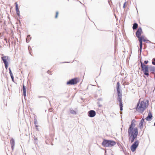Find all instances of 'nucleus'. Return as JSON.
I'll return each instance as SVG.
<instances>
[{
    "label": "nucleus",
    "mask_w": 155,
    "mask_h": 155,
    "mask_svg": "<svg viewBox=\"0 0 155 155\" xmlns=\"http://www.w3.org/2000/svg\"><path fill=\"white\" fill-rule=\"evenodd\" d=\"M139 39V41H143V37L139 36V38H137Z\"/></svg>",
    "instance_id": "20"
},
{
    "label": "nucleus",
    "mask_w": 155,
    "mask_h": 155,
    "mask_svg": "<svg viewBox=\"0 0 155 155\" xmlns=\"http://www.w3.org/2000/svg\"><path fill=\"white\" fill-rule=\"evenodd\" d=\"M1 2H2V1L1 0Z\"/></svg>",
    "instance_id": "41"
},
{
    "label": "nucleus",
    "mask_w": 155,
    "mask_h": 155,
    "mask_svg": "<svg viewBox=\"0 0 155 155\" xmlns=\"http://www.w3.org/2000/svg\"><path fill=\"white\" fill-rule=\"evenodd\" d=\"M28 50H29V52L30 54L31 55H32V54H31V52H30V51L32 50L31 48H30V47L28 46Z\"/></svg>",
    "instance_id": "26"
},
{
    "label": "nucleus",
    "mask_w": 155,
    "mask_h": 155,
    "mask_svg": "<svg viewBox=\"0 0 155 155\" xmlns=\"http://www.w3.org/2000/svg\"><path fill=\"white\" fill-rule=\"evenodd\" d=\"M144 121V119L143 118L141 120L140 123L139 124V127L141 128V127H142L143 123Z\"/></svg>",
    "instance_id": "16"
},
{
    "label": "nucleus",
    "mask_w": 155,
    "mask_h": 155,
    "mask_svg": "<svg viewBox=\"0 0 155 155\" xmlns=\"http://www.w3.org/2000/svg\"><path fill=\"white\" fill-rule=\"evenodd\" d=\"M68 63V62H62V63Z\"/></svg>",
    "instance_id": "36"
},
{
    "label": "nucleus",
    "mask_w": 155,
    "mask_h": 155,
    "mask_svg": "<svg viewBox=\"0 0 155 155\" xmlns=\"http://www.w3.org/2000/svg\"><path fill=\"white\" fill-rule=\"evenodd\" d=\"M8 69H9V74H10V75L11 76V79H12V81H14V76H13L12 73V71H11V69L10 68H9Z\"/></svg>",
    "instance_id": "15"
},
{
    "label": "nucleus",
    "mask_w": 155,
    "mask_h": 155,
    "mask_svg": "<svg viewBox=\"0 0 155 155\" xmlns=\"http://www.w3.org/2000/svg\"><path fill=\"white\" fill-rule=\"evenodd\" d=\"M15 9L16 10V14L19 17L20 16V11L18 8V5L17 4V2L15 3Z\"/></svg>",
    "instance_id": "14"
},
{
    "label": "nucleus",
    "mask_w": 155,
    "mask_h": 155,
    "mask_svg": "<svg viewBox=\"0 0 155 155\" xmlns=\"http://www.w3.org/2000/svg\"><path fill=\"white\" fill-rule=\"evenodd\" d=\"M122 96H118L117 100V101L119 102V106L120 110L121 111L123 110V104H122Z\"/></svg>",
    "instance_id": "9"
},
{
    "label": "nucleus",
    "mask_w": 155,
    "mask_h": 155,
    "mask_svg": "<svg viewBox=\"0 0 155 155\" xmlns=\"http://www.w3.org/2000/svg\"><path fill=\"white\" fill-rule=\"evenodd\" d=\"M142 33V29L141 27H139L136 33V35L137 38H139L141 34Z\"/></svg>",
    "instance_id": "11"
},
{
    "label": "nucleus",
    "mask_w": 155,
    "mask_h": 155,
    "mask_svg": "<svg viewBox=\"0 0 155 155\" xmlns=\"http://www.w3.org/2000/svg\"><path fill=\"white\" fill-rule=\"evenodd\" d=\"M139 145V141L138 140L135 141L134 143L131 145L130 147V149L132 152L134 151Z\"/></svg>",
    "instance_id": "6"
},
{
    "label": "nucleus",
    "mask_w": 155,
    "mask_h": 155,
    "mask_svg": "<svg viewBox=\"0 0 155 155\" xmlns=\"http://www.w3.org/2000/svg\"><path fill=\"white\" fill-rule=\"evenodd\" d=\"M97 104H98V106L100 107L102 106V105L101 104L100 102H97Z\"/></svg>",
    "instance_id": "28"
},
{
    "label": "nucleus",
    "mask_w": 155,
    "mask_h": 155,
    "mask_svg": "<svg viewBox=\"0 0 155 155\" xmlns=\"http://www.w3.org/2000/svg\"><path fill=\"white\" fill-rule=\"evenodd\" d=\"M35 126L36 127H38V125H36V124Z\"/></svg>",
    "instance_id": "37"
},
{
    "label": "nucleus",
    "mask_w": 155,
    "mask_h": 155,
    "mask_svg": "<svg viewBox=\"0 0 155 155\" xmlns=\"http://www.w3.org/2000/svg\"><path fill=\"white\" fill-rule=\"evenodd\" d=\"M143 41L144 42H146V40L143 38Z\"/></svg>",
    "instance_id": "35"
},
{
    "label": "nucleus",
    "mask_w": 155,
    "mask_h": 155,
    "mask_svg": "<svg viewBox=\"0 0 155 155\" xmlns=\"http://www.w3.org/2000/svg\"><path fill=\"white\" fill-rule=\"evenodd\" d=\"M70 112L71 114L74 115L76 114V111L74 110H70Z\"/></svg>",
    "instance_id": "21"
},
{
    "label": "nucleus",
    "mask_w": 155,
    "mask_h": 155,
    "mask_svg": "<svg viewBox=\"0 0 155 155\" xmlns=\"http://www.w3.org/2000/svg\"><path fill=\"white\" fill-rule=\"evenodd\" d=\"M148 100H146L145 102L144 101H142L140 103L139 101L136 107V110L138 112L142 114L148 105Z\"/></svg>",
    "instance_id": "2"
},
{
    "label": "nucleus",
    "mask_w": 155,
    "mask_h": 155,
    "mask_svg": "<svg viewBox=\"0 0 155 155\" xmlns=\"http://www.w3.org/2000/svg\"><path fill=\"white\" fill-rule=\"evenodd\" d=\"M137 137H130V138H131V140H130L131 143H133V142H134V140L137 138Z\"/></svg>",
    "instance_id": "19"
},
{
    "label": "nucleus",
    "mask_w": 155,
    "mask_h": 155,
    "mask_svg": "<svg viewBox=\"0 0 155 155\" xmlns=\"http://www.w3.org/2000/svg\"><path fill=\"white\" fill-rule=\"evenodd\" d=\"M23 92H26V87L24 84H23Z\"/></svg>",
    "instance_id": "22"
},
{
    "label": "nucleus",
    "mask_w": 155,
    "mask_h": 155,
    "mask_svg": "<svg viewBox=\"0 0 155 155\" xmlns=\"http://www.w3.org/2000/svg\"><path fill=\"white\" fill-rule=\"evenodd\" d=\"M78 1V2L81 3L80 2V0H79V1Z\"/></svg>",
    "instance_id": "38"
},
{
    "label": "nucleus",
    "mask_w": 155,
    "mask_h": 155,
    "mask_svg": "<svg viewBox=\"0 0 155 155\" xmlns=\"http://www.w3.org/2000/svg\"><path fill=\"white\" fill-rule=\"evenodd\" d=\"M31 37H30V35H28L27 36V38L26 39V41L27 42H29L31 40Z\"/></svg>",
    "instance_id": "18"
},
{
    "label": "nucleus",
    "mask_w": 155,
    "mask_h": 155,
    "mask_svg": "<svg viewBox=\"0 0 155 155\" xmlns=\"http://www.w3.org/2000/svg\"><path fill=\"white\" fill-rule=\"evenodd\" d=\"M34 124H35V125L37 124V120L36 118H35V117L34 118Z\"/></svg>",
    "instance_id": "23"
},
{
    "label": "nucleus",
    "mask_w": 155,
    "mask_h": 155,
    "mask_svg": "<svg viewBox=\"0 0 155 155\" xmlns=\"http://www.w3.org/2000/svg\"><path fill=\"white\" fill-rule=\"evenodd\" d=\"M34 140H38V139L37 137H34Z\"/></svg>",
    "instance_id": "34"
},
{
    "label": "nucleus",
    "mask_w": 155,
    "mask_h": 155,
    "mask_svg": "<svg viewBox=\"0 0 155 155\" xmlns=\"http://www.w3.org/2000/svg\"><path fill=\"white\" fill-rule=\"evenodd\" d=\"M139 43H140V44H139L140 47H142V46H143L142 41H139Z\"/></svg>",
    "instance_id": "25"
},
{
    "label": "nucleus",
    "mask_w": 155,
    "mask_h": 155,
    "mask_svg": "<svg viewBox=\"0 0 155 155\" xmlns=\"http://www.w3.org/2000/svg\"><path fill=\"white\" fill-rule=\"evenodd\" d=\"M138 27V25L137 23H135L133 24L132 28L134 30H136Z\"/></svg>",
    "instance_id": "17"
},
{
    "label": "nucleus",
    "mask_w": 155,
    "mask_h": 155,
    "mask_svg": "<svg viewBox=\"0 0 155 155\" xmlns=\"http://www.w3.org/2000/svg\"><path fill=\"white\" fill-rule=\"evenodd\" d=\"M126 2H125L124 3V4L123 5V7L124 8H125V6H126Z\"/></svg>",
    "instance_id": "31"
},
{
    "label": "nucleus",
    "mask_w": 155,
    "mask_h": 155,
    "mask_svg": "<svg viewBox=\"0 0 155 155\" xmlns=\"http://www.w3.org/2000/svg\"><path fill=\"white\" fill-rule=\"evenodd\" d=\"M23 95L24 97L26 96V92H23Z\"/></svg>",
    "instance_id": "32"
},
{
    "label": "nucleus",
    "mask_w": 155,
    "mask_h": 155,
    "mask_svg": "<svg viewBox=\"0 0 155 155\" xmlns=\"http://www.w3.org/2000/svg\"><path fill=\"white\" fill-rule=\"evenodd\" d=\"M153 117L152 113L151 111H149L148 112V116L145 119L146 120L150 121L152 119Z\"/></svg>",
    "instance_id": "12"
},
{
    "label": "nucleus",
    "mask_w": 155,
    "mask_h": 155,
    "mask_svg": "<svg viewBox=\"0 0 155 155\" xmlns=\"http://www.w3.org/2000/svg\"><path fill=\"white\" fill-rule=\"evenodd\" d=\"M116 144V142L114 140L104 139L101 144L104 147H110L115 145Z\"/></svg>",
    "instance_id": "3"
},
{
    "label": "nucleus",
    "mask_w": 155,
    "mask_h": 155,
    "mask_svg": "<svg viewBox=\"0 0 155 155\" xmlns=\"http://www.w3.org/2000/svg\"><path fill=\"white\" fill-rule=\"evenodd\" d=\"M56 15L55 16V18H57V17H58V12L57 11L56 12Z\"/></svg>",
    "instance_id": "27"
},
{
    "label": "nucleus",
    "mask_w": 155,
    "mask_h": 155,
    "mask_svg": "<svg viewBox=\"0 0 155 155\" xmlns=\"http://www.w3.org/2000/svg\"><path fill=\"white\" fill-rule=\"evenodd\" d=\"M96 114V112L93 110H90L87 113L88 116L91 117H94L95 116Z\"/></svg>",
    "instance_id": "10"
},
{
    "label": "nucleus",
    "mask_w": 155,
    "mask_h": 155,
    "mask_svg": "<svg viewBox=\"0 0 155 155\" xmlns=\"http://www.w3.org/2000/svg\"><path fill=\"white\" fill-rule=\"evenodd\" d=\"M149 62V61H144V63H143L144 64H147Z\"/></svg>",
    "instance_id": "30"
},
{
    "label": "nucleus",
    "mask_w": 155,
    "mask_h": 155,
    "mask_svg": "<svg viewBox=\"0 0 155 155\" xmlns=\"http://www.w3.org/2000/svg\"><path fill=\"white\" fill-rule=\"evenodd\" d=\"M154 126H155V122H154Z\"/></svg>",
    "instance_id": "40"
},
{
    "label": "nucleus",
    "mask_w": 155,
    "mask_h": 155,
    "mask_svg": "<svg viewBox=\"0 0 155 155\" xmlns=\"http://www.w3.org/2000/svg\"><path fill=\"white\" fill-rule=\"evenodd\" d=\"M135 122L134 119L132 120L130 125L128 129V133L130 137H137L138 133L137 127H134L135 125L134 123Z\"/></svg>",
    "instance_id": "1"
},
{
    "label": "nucleus",
    "mask_w": 155,
    "mask_h": 155,
    "mask_svg": "<svg viewBox=\"0 0 155 155\" xmlns=\"http://www.w3.org/2000/svg\"><path fill=\"white\" fill-rule=\"evenodd\" d=\"M120 84L119 82H118L117 84V91L118 96H122V91L120 89Z\"/></svg>",
    "instance_id": "8"
},
{
    "label": "nucleus",
    "mask_w": 155,
    "mask_h": 155,
    "mask_svg": "<svg viewBox=\"0 0 155 155\" xmlns=\"http://www.w3.org/2000/svg\"><path fill=\"white\" fill-rule=\"evenodd\" d=\"M140 67L144 75L148 77L149 76V66L144 64L141 61H140Z\"/></svg>",
    "instance_id": "4"
},
{
    "label": "nucleus",
    "mask_w": 155,
    "mask_h": 155,
    "mask_svg": "<svg viewBox=\"0 0 155 155\" xmlns=\"http://www.w3.org/2000/svg\"><path fill=\"white\" fill-rule=\"evenodd\" d=\"M8 56H3L2 57H1V58L4 64H5V68L6 69H7L8 65V61H7L8 59Z\"/></svg>",
    "instance_id": "7"
},
{
    "label": "nucleus",
    "mask_w": 155,
    "mask_h": 155,
    "mask_svg": "<svg viewBox=\"0 0 155 155\" xmlns=\"http://www.w3.org/2000/svg\"><path fill=\"white\" fill-rule=\"evenodd\" d=\"M97 100L99 101H102V99L101 98H99Z\"/></svg>",
    "instance_id": "33"
},
{
    "label": "nucleus",
    "mask_w": 155,
    "mask_h": 155,
    "mask_svg": "<svg viewBox=\"0 0 155 155\" xmlns=\"http://www.w3.org/2000/svg\"><path fill=\"white\" fill-rule=\"evenodd\" d=\"M152 63L153 65H155V58H154L152 59Z\"/></svg>",
    "instance_id": "24"
},
{
    "label": "nucleus",
    "mask_w": 155,
    "mask_h": 155,
    "mask_svg": "<svg viewBox=\"0 0 155 155\" xmlns=\"http://www.w3.org/2000/svg\"><path fill=\"white\" fill-rule=\"evenodd\" d=\"M142 47H140L139 48V51H140V54H141L142 52Z\"/></svg>",
    "instance_id": "29"
},
{
    "label": "nucleus",
    "mask_w": 155,
    "mask_h": 155,
    "mask_svg": "<svg viewBox=\"0 0 155 155\" xmlns=\"http://www.w3.org/2000/svg\"><path fill=\"white\" fill-rule=\"evenodd\" d=\"M79 82V80L78 78H74L71 79L67 82V85H74L76 84Z\"/></svg>",
    "instance_id": "5"
},
{
    "label": "nucleus",
    "mask_w": 155,
    "mask_h": 155,
    "mask_svg": "<svg viewBox=\"0 0 155 155\" xmlns=\"http://www.w3.org/2000/svg\"><path fill=\"white\" fill-rule=\"evenodd\" d=\"M10 143L12 149L13 151L14 149V147L15 144V140L13 138H12L10 140Z\"/></svg>",
    "instance_id": "13"
},
{
    "label": "nucleus",
    "mask_w": 155,
    "mask_h": 155,
    "mask_svg": "<svg viewBox=\"0 0 155 155\" xmlns=\"http://www.w3.org/2000/svg\"><path fill=\"white\" fill-rule=\"evenodd\" d=\"M119 5L120 6V4H119Z\"/></svg>",
    "instance_id": "42"
},
{
    "label": "nucleus",
    "mask_w": 155,
    "mask_h": 155,
    "mask_svg": "<svg viewBox=\"0 0 155 155\" xmlns=\"http://www.w3.org/2000/svg\"><path fill=\"white\" fill-rule=\"evenodd\" d=\"M110 1H109V0H108V2H109V3H110Z\"/></svg>",
    "instance_id": "39"
}]
</instances>
